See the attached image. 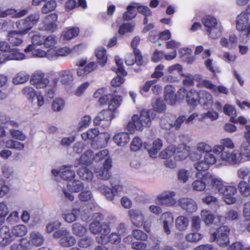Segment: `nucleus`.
<instances>
[{
    "mask_svg": "<svg viewBox=\"0 0 250 250\" xmlns=\"http://www.w3.org/2000/svg\"><path fill=\"white\" fill-rule=\"evenodd\" d=\"M153 112L151 110L143 109L140 116L134 115L132 117L131 122L127 125V129L131 131L133 126L138 130L142 131L144 127H149L151 124Z\"/></svg>",
    "mask_w": 250,
    "mask_h": 250,
    "instance_id": "nucleus-1",
    "label": "nucleus"
},
{
    "mask_svg": "<svg viewBox=\"0 0 250 250\" xmlns=\"http://www.w3.org/2000/svg\"><path fill=\"white\" fill-rule=\"evenodd\" d=\"M230 231V229L229 227L222 226L216 229L211 235L210 241H216V243L221 247H226L229 242Z\"/></svg>",
    "mask_w": 250,
    "mask_h": 250,
    "instance_id": "nucleus-2",
    "label": "nucleus"
},
{
    "mask_svg": "<svg viewBox=\"0 0 250 250\" xmlns=\"http://www.w3.org/2000/svg\"><path fill=\"white\" fill-rule=\"evenodd\" d=\"M217 152H221L220 158L221 160L231 165L239 164L242 160L241 153L238 150L235 149L230 152L222 146H217L216 149Z\"/></svg>",
    "mask_w": 250,
    "mask_h": 250,
    "instance_id": "nucleus-3",
    "label": "nucleus"
},
{
    "mask_svg": "<svg viewBox=\"0 0 250 250\" xmlns=\"http://www.w3.org/2000/svg\"><path fill=\"white\" fill-rule=\"evenodd\" d=\"M204 25L207 28L209 36L212 39H216L221 36V28L218 26L217 20L213 17L208 16L202 20Z\"/></svg>",
    "mask_w": 250,
    "mask_h": 250,
    "instance_id": "nucleus-4",
    "label": "nucleus"
},
{
    "mask_svg": "<svg viewBox=\"0 0 250 250\" xmlns=\"http://www.w3.org/2000/svg\"><path fill=\"white\" fill-rule=\"evenodd\" d=\"M83 188V184L82 182L79 180H74L67 183L66 188H63L62 192L65 198L72 201L74 200V196L71 192H78L82 191Z\"/></svg>",
    "mask_w": 250,
    "mask_h": 250,
    "instance_id": "nucleus-5",
    "label": "nucleus"
},
{
    "mask_svg": "<svg viewBox=\"0 0 250 250\" xmlns=\"http://www.w3.org/2000/svg\"><path fill=\"white\" fill-rule=\"evenodd\" d=\"M248 14L245 12H241L237 17L236 27L237 30L241 31L240 38H245L246 31L249 26Z\"/></svg>",
    "mask_w": 250,
    "mask_h": 250,
    "instance_id": "nucleus-6",
    "label": "nucleus"
},
{
    "mask_svg": "<svg viewBox=\"0 0 250 250\" xmlns=\"http://www.w3.org/2000/svg\"><path fill=\"white\" fill-rule=\"evenodd\" d=\"M175 193L173 191H165L157 196L158 204L162 206H173L176 203V200L173 198Z\"/></svg>",
    "mask_w": 250,
    "mask_h": 250,
    "instance_id": "nucleus-7",
    "label": "nucleus"
},
{
    "mask_svg": "<svg viewBox=\"0 0 250 250\" xmlns=\"http://www.w3.org/2000/svg\"><path fill=\"white\" fill-rule=\"evenodd\" d=\"M131 223L137 228L142 226L144 220V212L138 209H131L128 211Z\"/></svg>",
    "mask_w": 250,
    "mask_h": 250,
    "instance_id": "nucleus-8",
    "label": "nucleus"
},
{
    "mask_svg": "<svg viewBox=\"0 0 250 250\" xmlns=\"http://www.w3.org/2000/svg\"><path fill=\"white\" fill-rule=\"evenodd\" d=\"M49 81L44 77V74L41 72H36L32 76L30 83L37 88H43L48 85Z\"/></svg>",
    "mask_w": 250,
    "mask_h": 250,
    "instance_id": "nucleus-9",
    "label": "nucleus"
},
{
    "mask_svg": "<svg viewBox=\"0 0 250 250\" xmlns=\"http://www.w3.org/2000/svg\"><path fill=\"white\" fill-rule=\"evenodd\" d=\"M215 186V189L218 191L219 194H223L224 196L233 195L236 192L237 189L235 187L230 186H224L221 181H215L214 183Z\"/></svg>",
    "mask_w": 250,
    "mask_h": 250,
    "instance_id": "nucleus-10",
    "label": "nucleus"
},
{
    "mask_svg": "<svg viewBox=\"0 0 250 250\" xmlns=\"http://www.w3.org/2000/svg\"><path fill=\"white\" fill-rule=\"evenodd\" d=\"M118 187L116 185L110 188L104 185H101L96 188L109 201H112L114 198L115 193L118 189Z\"/></svg>",
    "mask_w": 250,
    "mask_h": 250,
    "instance_id": "nucleus-11",
    "label": "nucleus"
},
{
    "mask_svg": "<svg viewBox=\"0 0 250 250\" xmlns=\"http://www.w3.org/2000/svg\"><path fill=\"white\" fill-rule=\"evenodd\" d=\"M180 207L188 212L196 211L197 206L195 201L191 198H182L179 201Z\"/></svg>",
    "mask_w": 250,
    "mask_h": 250,
    "instance_id": "nucleus-12",
    "label": "nucleus"
},
{
    "mask_svg": "<svg viewBox=\"0 0 250 250\" xmlns=\"http://www.w3.org/2000/svg\"><path fill=\"white\" fill-rule=\"evenodd\" d=\"M23 36L17 31L13 30L8 32L7 37L11 46H18L22 43Z\"/></svg>",
    "mask_w": 250,
    "mask_h": 250,
    "instance_id": "nucleus-13",
    "label": "nucleus"
},
{
    "mask_svg": "<svg viewBox=\"0 0 250 250\" xmlns=\"http://www.w3.org/2000/svg\"><path fill=\"white\" fill-rule=\"evenodd\" d=\"M113 111L109 109L103 110L99 113L94 120L95 125H99L102 121L110 122L114 117Z\"/></svg>",
    "mask_w": 250,
    "mask_h": 250,
    "instance_id": "nucleus-14",
    "label": "nucleus"
},
{
    "mask_svg": "<svg viewBox=\"0 0 250 250\" xmlns=\"http://www.w3.org/2000/svg\"><path fill=\"white\" fill-rule=\"evenodd\" d=\"M161 220L163 222L164 232L167 235L170 233V228L172 227L173 223V217L171 213L165 212L161 216Z\"/></svg>",
    "mask_w": 250,
    "mask_h": 250,
    "instance_id": "nucleus-15",
    "label": "nucleus"
},
{
    "mask_svg": "<svg viewBox=\"0 0 250 250\" xmlns=\"http://www.w3.org/2000/svg\"><path fill=\"white\" fill-rule=\"evenodd\" d=\"M0 234L2 238L0 244L3 246L9 244L14 240L9 228L6 226H3L0 229Z\"/></svg>",
    "mask_w": 250,
    "mask_h": 250,
    "instance_id": "nucleus-16",
    "label": "nucleus"
},
{
    "mask_svg": "<svg viewBox=\"0 0 250 250\" xmlns=\"http://www.w3.org/2000/svg\"><path fill=\"white\" fill-rule=\"evenodd\" d=\"M46 20L50 21L52 20V21L45 23L43 30L50 32H54L57 29V25L55 22L57 20V15L55 14H52L46 17Z\"/></svg>",
    "mask_w": 250,
    "mask_h": 250,
    "instance_id": "nucleus-17",
    "label": "nucleus"
},
{
    "mask_svg": "<svg viewBox=\"0 0 250 250\" xmlns=\"http://www.w3.org/2000/svg\"><path fill=\"white\" fill-rule=\"evenodd\" d=\"M16 25L19 29L17 31L23 35H25L32 28L31 24H30L28 21L26 19L17 21L16 23Z\"/></svg>",
    "mask_w": 250,
    "mask_h": 250,
    "instance_id": "nucleus-18",
    "label": "nucleus"
},
{
    "mask_svg": "<svg viewBox=\"0 0 250 250\" xmlns=\"http://www.w3.org/2000/svg\"><path fill=\"white\" fill-rule=\"evenodd\" d=\"M199 103L204 108L210 107L213 104L212 95L206 91H202L200 94Z\"/></svg>",
    "mask_w": 250,
    "mask_h": 250,
    "instance_id": "nucleus-19",
    "label": "nucleus"
},
{
    "mask_svg": "<svg viewBox=\"0 0 250 250\" xmlns=\"http://www.w3.org/2000/svg\"><path fill=\"white\" fill-rule=\"evenodd\" d=\"M165 99L171 105L174 104L176 101L174 88L171 85H167L165 88Z\"/></svg>",
    "mask_w": 250,
    "mask_h": 250,
    "instance_id": "nucleus-20",
    "label": "nucleus"
},
{
    "mask_svg": "<svg viewBox=\"0 0 250 250\" xmlns=\"http://www.w3.org/2000/svg\"><path fill=\"white\" fill-rule=\"evenodd\" d=\"M174 116L167 115L162 117L160 120V126L162 128L169 130L171 127H174Z\"/></svg>",
    "mask_w": 250,
    "mask_h": 250,
    "instance_id": "nucleus-21",
    "label": "nucleus"
},
{
    "mask_svg": "<svg viewBox=\"0 0 250 250\" xmlns=\"http://www.w3.org/2000/svg\"><path fill=\"white\" fill-rule=\"evenodd\" d=\"M91 131L92 136L93 139L97 137L96 142L100 143L99 146L101 147L104 146L107 143V140L109 139L108 136L105 134H98V130L96 128H93L89 130Z\"/></svg>",
    "mask_w": 250,
    "mask_h": 250,
    "instance_id": "nucleus-22",
    "label": "nucleus"
},
{
    "mask_svg": "<svg viewBox=\"0 0 250 250\" xmlns=\"http://www.w3.org/2000/svg\"><path fill=\"white\" fill-rule=\"evenodd\" d=\"M113 140L118 146H123L129 142L130 138L128 134L121 132L116 134Z\"/></svg>",
    "mask_w": 250,
    "mask_h": 250,
    "instance_id": "nucleus-23",
    "label": "nucleus"
},
{
    "mask_svg": "<svg viewBox=\"0 0 250 250\" xmlns=\"http://www.w3.org/2000/svg\"><path fill=\"white\" fill-rule=\"evenodd\" d=\"M200 96L194 90H191L187 94L186 101L189 104L196 105L199 103Z\"/></svg>",
    "mask_w": 250,
    "mask_h": 250,
    "instance_id": "nucleus-24",
    "label": "nucleus"
},
{
    "mask_svg": "<svg viewBox=\"0 0 250 250\" xmlns=\"http://www.w3.org/2000/svg\"><path fill=\"white\" fill-rule=\"evenodd\" d=\"M238 189L241 194L248 197L250 195V176L248 178V182L241 181L238 185Z\"/></svg>",
    "mask_w": 250,
    "mask_h": 250,
    "instance_id": "nucleus-25",
    "label": "nucleus"
},
{
    "mask_svg": "<svg viewBox=\"0 0 250 250\" xmlns=\"http://www.w3.org/2000/svg\"><path fill=\"white\" fill-rule=\"evenodd\" d=\"M109 97L108 109L114 111L120 105L122 99L120 96L113 94H109Z\"/></svg>",
    "mask_w": 250,
    "mask_h": 250,
    "instance_id": "nucleus-26",
    "label": "nucleus"
},
{
    "mask_svg": "<svg viewBox=\"0 0 250 250\" xmlns=\"http://www.w3.org/2000/svg\"><path fill=\"white\" fill-rule=\"evenodd\" d=\"M77 174L83 180L90 181L93 178L92 172L85 167L79 168L77 170Z\"/></svg>",
    "mask_w": 250,
    "mask_h": 250,
    "instance_id": "nucleus-27",
    "label": "nucleus"
},
{
    "mask_svg": "<svg viewBox=\"0 0 250 250\" xmlns=\"http://www.w3.org/2000/svg\"><path fill=\"white\" fill-rule=\"evenodd\" d=\"M61 82L63 84H68L72 82L73 75L70 70H63L60 72Z\"/></svg>",
    "mask_w": 250,
    "mask_h": 250,
    "instance_id": "nucleus-28",
    "label": "nucleus"
},
{
    "mask_svg": "<svg viewBox=\"0 0 250 250\" xmlns=\"http://www.w3.org/2000/svg\"><path fill=\"white\" fill-rule=\"evenodd\" d=\"M9 54H7L9 60H22L24 59L25 55L19 51L17 48H12L9 50Z\"/></svg>",
    "mask_w": 250,
    "mask_h": 250,
    "instance_id": "nucleus-29",
    "label": "nucleus"
},
{
    "mask_svg": "<svg viewBox=\"0 0 250 250\" xmlns=\"http://www.w3.org/2000/svg\"><path fill=\"white\" fill-rule=\"evenodd\" d=\"M95 173L96 177L102 180H108L111 176L109 170L102 167L96 168Z\"/></svg>",
    "mask_w": 250,
    "mask_h": 250,
    "instance_id": "nucleus-30",
    "label": "nucleus"
},
{
    "mask_svg": "<svg viewBox=\"0 0 250 250\" xmlns=\"http://www.w3.org/2000/svg\"><path fill=\"white\" fill-rule=\"evenodd\" d=\"M73 233L76 236H83L87 231L86 228L79 223H75L72 226Z\"/></svg>",
    "mask_w": 250,
    "mask_h": 250,
    "instance_id": "nucleus-31",
    "label": "nucleus"
},
{
    "mask_svg": "<svg viewBox=\"0 0 250 250\" xmlns=\"http://www.w3.org/2000/svg\"><path fill=\"white\" fill-rule=\"evenodd\" d=\"M188 155V150L184 145H182L177 149H175V158L177 160H184Z\"/></svg>",
    "mask_w": 250,
    "mask_h": 250,
    "instance_id": "nucleus-32",
    "label": "nucleus"
},
{
    "mask_svg": "<svg viewBox=\"0 0 250 250\" xmlns=\"http://www.w3.org/2000/svg\"><path fill=\"white\" fill-rule=\"evenodd\" d=\"M80 212V208H74L72 212L63 215V219L68 223H70L75 221Z\"/></svg>",
    "mask_w": 250,
    "mask_h": 250,
    "instance_id": "nucleus-33",
    "label": "nucleus"
},
{
    "mask_svg": "<svg viewBox=\"0 0 250 250\" xmlns=\"http://www.w3.org/2000/svg\"><path fill=\"white\" fill-rule=\"evenodd\" d=\"M176 228L180 231L185 230L188 225V219L183 216L178 217L176 220Z\"/></svg>",
    "mask_w": 250,
    "mask_h": 250,
    "instance_id": "nucleus-34",
    "label": "nucleus"
},
{
    "mask_svg": "<svg viewBox=\"0 0 250 250\" xmlns=\"http://www.w3.org/2000/svg\"><path fill=\"white\" fill-rule=\"evenodd\" d=\"M137 8L133 5H129L126 7V11L124 13L123 19L125 21H129L134 18L137 14L135 8Z\"/></svg>",
    "mask_w": 250,
    "mask_h": 250,
    "instance_id": "nucleus-35",
    "label": "nucleus"
},
{
    "mask_svg": "<svg viewBox=\"0 0 250 250\" xmlns=\"http://www.w3.org/2000/svg\"><path fill=\"white\" fill-rule=\"evenodd\" d=\"M79 33L78 28H72L64 30L62 35L63 40H69L77 36Z\"/></svg>",
    "mask_w": 250,
    "mask_h": 250,
    "instance_id": "nucleus-36",
    "label": "nucleus"
},
{
    "mask_svg": "<svg viewBox=\"0 0 250 250\" xmlns=\"http://www.w3.org/2000/svg\"><path fill=\"white\" fill-rule=\"evenodd\" d=\"M220 145H216L213 148V152L216 154H221V152H217L216 151V149L217 146H222L223 148L226 147L230 149H233L234 147V145L232 141L230 138L221 139L220 141Z\"/></svg>",
    "mask_w": 250,
    "mask_h": 250,
    "instance_id": "nucleus-37",
    "label": "nucleus"
},
{
    "mask_svg": "<svg viewBox=\"0 0 250 250\" xmlns=\"http://www.w3.org/2000/svg\"><path fill=\"white\" fill-rule=\"evenodd\" d=\"M76 242L74 237L68 234L64 238H62L60 240V244L61 246L64 247H69L73 246Z\"/></svg>",
    "mask_w": 250,
    "mask_h": 250,
    "instance_id": "nucleus-38",
    "label": "nucleus"
},
{
    "mask_svg": "<svg viewBox=\"0 0 250 250\" xmlns=\"http://www.w3.org/2000/svg\"><path fill=\"white\" fill-rule=\"evenodd\" d=\"M93 157V152L91 150H86L80 158V163L89 165Z\"/></svg>",
    "mask_w": 250,
    "mask_h": 250,
    "instance_id": "nucleus-39",
    "label": "nucleus"
},
{
    "mask_svg": "<svg viewBox=\"0 0 250 250\" xmlns=\"http://www.w3.org/2000/svg\"><path fill=\"white\" fill-rule=\"evenodd\" d=\"M30 237L32 243L36 246H40L43 242V237L38 232H32L30 234Z\"/></svg>",
    "mask_w": 250,
    "mask_h": 250,
    "instance_id": "nucleus-40",
    "label": "nucleus"
},
{
    "mask_svg": "<svg viewBox=\"0 0 250 250\" xmlns=\"http://www.w3.org/2000/svg\"><path fill=\"white\" fill-rule=\"evenodd\" d=\"M12 233L14 235L21 237L26 234L27 233V229L24 225H17L13 228Z\"/></svg>",
    "mask_w": 250,
    "mask_h": 250,
    "instance_id": "nucleus-41",
    "label": "nucleus"
},
{
    "mask_svg": "<svg viewBox=\"0 0 250 250\" xmlns=\"http://www.w3.org/2000/svg\"><path fill=\"white\" fill-rule=\"evenodd\" d=\"M96 56L99 61V63L102 65H104L107 61V56H106V50L104 48L97 49L96 51Z\"/></svg>",
    "mask_w": 250,
    "mask_h": 250,
    "instance_id": "nucleus-42",
    "label": "nucleus"
},
{
    "mask_svg": "<svg viewBox=\"0 0 250 250\" xmlns=\"http://www.w3.org/2000/svg\"><path fill=\"white\" fill-rule=\"evenodd\" d=\"M23 95L26 97L31 103H33L36 93L35 90L30 86H26L22 89Z\"/></svg>",
    "mask_w": 250,
    "mask_h": 250,
    "instance_id": "nucleus-43",
    "label": "nucleus"
},
{
    "mask_svg": "<svg viewBox=\"0 0 250 250\" xmlns=\"http://www.w3.org/2000/svg\"><path fill=\"white\" fill-rule=\"evenodd\" d=\"M29 76L26 74L21 72L18 73L13 79V82L15 84L23 83L27 81Z\"/></svg>",
    "mask_w": 250,
    "mask_h": 250,
    "instance_id": "nucleus-44",
    "label": "nucleus"
},
{
    "mask_svg": "<svg viewBox=\"0 0 250 250\" xmlns=\"http://www.w3.org/2000/svg\"><path fill=\"white\" fill-rule=\"evenodd\" d=\"M57 42V38L54 36L50 35L43 38V44L46 48H51L55 46Z\"/></svg>",
    "mask_w": 250,
    "mask_h": 250,
    "instance_id": "nucleus-45",
    "label": "nucleus"
},
{
    "mask_svg": "<svg viewBox=\"0 0 250 250\" xmlns=\"http://www.w3.org/2000/svg\"><path fill=\"white\" fill-rule=\"evenodd\" d=\"M175 149L172 146H170L162 151L159 155L162 159H168L173 155L175 156Z\"/></svg>",
    "mask_w": 250,
    "mask_h": 250,
    "instance_id": "nucleus-46",
    "label": "nucleus"
},
{
    "mask_svg": "<svg viewBox=\"0 0 250 250\" xmlns=\"http://www.w3.org/2000/svg\"><path fill=\"white\" fill-rule=\"evenodd\" d=\"M75 176V171L70 169H64L61 171V177L65 180L71 181V180L74 178Z\"/></svg>",
    "mask_w": 250,
    "mask_h": 250,
    "instance_id": "nucleus-47",
    "label": "nucleus"
},
{
    "mask_svg": "<svg viewBox=\"0 0 250 250\" xmlns=\"http://www.w3.org/2000/svg\"><path fill=\"white\" fill-rule=\"evenodd\" d=\"M198 231H193L192 233L188 234L186 236V239L187 241L190 242H196L202 238V234L200 233H198Z\"/></svg>",
    "mask_w": 250,
    "mask_h": 250,
    "instance_id": "nucleus-48",
    "label": "nucleus"
},
{
    "mask_svg": "<svg viewBox=\"0 0 250 250\" xmlns=\"http://www.w3.org/2000/svg\"><path fill=\"white\" fill-rule=\"evenodd\" d=\"M64 104V102L62 99L56 98L53 102L52 109L54 111H60L63 109Z\"/></svg>",
    "mask_w": 250,
    "mask_h": 250,
    "instance_id": "nucleus-49",
    "label": "nucleus"
},
{
    "mask_svg": "<svg viewBox=\"0 0 250 250\" xmlns=\"http://www.w3.org/2000/svg\"><path fill=\"white\" fill-rule=\"evenodd\" d=\"M206 187V184L201 180H195L192 184V188L194 190L202 191L205 189Z\"/></svg>",
    "mask_w": 250,
    "mask_h": 250,
    "instance_id": "nucleus-50",
    "label": "nucleus"
},
{
    "mask_svg": "<svg viewBox=\"0 0 250 250\" xmlns=\"http://www.w3.org/2000/svg\"><path fill=\"white\" fill-rule=\"evenodd\" d=\"M57 5L54 0H50L45 3L42 8V12L46 14L53 11Z\"/></svg>",
    "mask_w": 250,
    "mask_h": 250,
    "instance_id": "nucleus-51",
    "label": "nucleus"
},
{
    "mask_svg": "<svg viewBox=\"0 0 250 250\" xmlns=\"http://www.w3.org/2000/svg\"><path fill=\"white\" fill-rule=\"evenodd\" d=\"M10 134L15 139L23 141L26 139V136L21 131L19 130L11 129Z\"/></svg>",
    "mask_w": 250,
    "mask_h": 250,
    "instance_id": "nucleus-52",
    "label": "nucleus"
},
{
    "mask_svg": "<svg viewBox=\"0 0 250 250\" xmlns=\"http://www.w3.org/2000/svg\"><path fill=\"white\" fill-rule=\"evenodd\" d=\"M196 149L200 153H208L212 150L211 147L205 142L198 143L196 145Z\"/></svg>",
    "mask_w": 250,
    "mask_h": 250,
    "instance_id": "nucleus-53",
    "label": "nucleus"
},
{
    "mask_svg": "<svg viewBox=\"0 0 250 250\" xmlns=\"http://www.w3.org/2000/svg\"><path fill=\"white\" fill-rule=\"evenodd\" d=\"M201 219L199 217L193 216L191 219V227L192 231H198L200 229Z\"/></svg>",
    "mask_w": 250,
    "mask_h": 250,
    "instance_id": "nucleus-54",
    "label": "nucleus"
},
{
    "mask_svg": "<svg viewBox=\"0 0 250 250\" xmlns=\"http://www.w3.org/2000/svg\"><path fill=\"white\" fill-rule=\"evenodd\" d=\"M189 175V172L188 170L181 169L178 172V179L180 182L185 183L188 180Z\"/></svg>",
    "mask_w": 250,
    "mask_h": 250,
    "instance_id": "nucleus-55",
    "label": "nucleus"
},
{
    "mask_svg": "<svg viewBox=\"0 0 250 250\" xmlns=\"http://www.w3.org/2000/svg\"><path fill=\"white\" fill-rule=\"evenodd\" d=\"M115 62L118 67L117 71L116 72L117 74H120L123 77L127 75V72L123 68V61L119 58V57H115Z\"/></svg>",
    "mask_w": 250,
    "mask_h": 250,
    "instance_id": "nucleus-56",
    "label": "nucleus"
},
{
    "mask_svg": "<svg viewBox=\"0 0 250 250\" xmlns=\"http://www.w3.org/2000/svg\"><path fill=\"white\" fill-rule=\"evenodd\" d=\"M92 194L90 190H85L81 192L79 194V199L83 202H87L91 200Z\"/></svg>",
    "mask_w": 250,
    "mask_h": 250,
    "instance_id": "nucleus-57",
    "label": "nucleus"
},
{
    "mask_svg": "<svg viewBox=\"0 0 250 250\" xmlns=\"http://www.w3.org/2000/svg\"><path fill=\"white\" fill-rule=\"evenodd\" d=\"M181 76L184 78L183 83L186 86H191L194 83V77L190 74H181Z\"/></svg>",
    "mask_w": 250,
    "mask_h": 250,
    "instance_id": "nucleus-58",
    "label": "nucleus"
},
{
    "mask_svg": "<svg viewBox=\"0 0 250 250\" xmlns=\"http://www.w3.org/2000/svg\"><path fill=\"white\" fill-rule=\"evenodd\" d=\"M202 181H206L208 183H210V185L214 189H215V186L214 185V183L215 181H220V180L214 178L213 176L208 172L206 173L202 176Z\"/></svg>",
    "mask_w": 250,
    "mask_h": 250,
    "instance_id": "nucleus-59",
    "label": "nucleus"
},
{
    "mask_svg": "<svg viewBox=\"0 0 250 250\" xmlns=\"http://www.w3.org/2000/svg\"><path fill=\"white\" fill-rule=\"evenodd\" d=\"M134 26L130 23H126L122 25L119 30V33L121 35H124L128 32H132L133 31Z\"/></svg>",
    "mask_w": 250,
    "mask_h": 250,
    "instance_id": "nucleus-60",
    "label": "nucleus"
},
{
    "mask_svg": "<svg viewBox=\"0 0 250 250\" xmlns=\"http://www.w3.org/2000/svg\"><path fill=\"white\" fill-rule=\"evenodd\" d=\"M132 235L135 238L138 240L145 241L147 238V234L140 229L134 230L132 232Z\"/></svg>",
    "mask_w": 250,
    "mask_h": 250,
    "instance_id": "nucleus-61",
    "label": "nucleus"
},
{
    "mask_svg": "<svg viewBox=\"0 0 250 250\" xmlns=\"http://www.w3.org/2000/svg\"><path fill=\"white\" fill-rule=\"evenodd\" d=\"M193 167L199 172L206 170L208 168V166L203 161L195 162L193 164Z\"/></svg>",
    "mask_w": 250,
    "mask_h": 250,
    "instance_id": "nucleus-62",
    "label": "nucleus"
},
{
    "mask_svg": "<svg viewBox=\"0 0 250 250\" xmlns=\"http://www.w3.org/2000/svg\"><path fill=\"white\" fill-rule=\"evenodd\" d=\"M102 224L98 221H93L89 225L90 231L96 234L100 232Z\"/></svg>",
    "mask_w": 250,
    "mask_h": 250,
    "instance_id": "nucleus-63",
    "label": "nucleus"
},
{
    "mask_svg": "<svg viewBox=\"0 0 250 250\" xmlns=\"http://www.w3.org/2000/svg\"><path fill=\"white\" fill-rule=\"evenodd\" d=\"M142 145V142L141 140L138 137H135L131 143V149L134 151H137L140 148Z\"/></svg>",
    "mask_w": 250,
    "mask_h": 250,
    "instance_id": "nucleus-64",
    "label": "nucleus"
}]
</instances>
